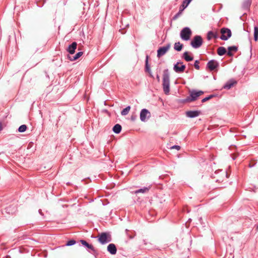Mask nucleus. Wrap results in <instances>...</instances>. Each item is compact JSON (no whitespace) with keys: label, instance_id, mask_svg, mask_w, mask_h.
<instances>
[{"label":"nucleus","instance_id":"6","mask_svg":"<svg viewBox=\"0 0 258 258\" xmlns=\"http://www.w3.org/2000/svg\"><path fill=\"white\" fill-rule=\"evenodd\" d=\"M221 36L220 38L223 40H227L231 36V30L226 28H223L221 29Z\"/></svg>","mask_w":258,"mask_h":258},{"label":"nucleus","instance_id":"34","mask_svg":"<svg viewBox=\"0 0 258 258\" xmlns=\"http://www.w3.org/2000/svg\"><path fill=\"white\" fill-rule=\"evenodd\" d=\"M227 55L230 56H231L233 55V53H232V51H229L228 50V52H227Z\"/></svg>","mask_w":258,"mask_h":258},{"label":"nucleus","instance_id":"23","mask_svg":"<svg viewBox=\"0 0 258 258\" xmlns=\"http://www.w3.org/2000/svg\"><path fill=\"white\" fill-rule=\"evenodd\" d=\"M254 39L255 41L258 40V27H254Z\"/></svg>","mask_w":258,"mask_h":258},{"label":"nucleus","instance_id":"16","mask_svg":"<svg viewBox=\"0 0 258 258\" xmlns=\"http://www.w3.org/2000/svg\"><path fill=\"white\" fill-rule=\"evenodd\" d=\"M183 47V44L180 43L179 42H176L174 45V49L178 51L181 50Z\"/></svg>","mask_w":258,"mask_h":258},{"label":"nucleus","instance_id":"22","mask_svg":"<svg viewBox=\"0 0 258 258\" xmlns=\"http://www.w3.org/2000/svg\"><path fill=\"white\" fill-rule=\"evenodd\" d=\"M148 56H147L146 57V71L148 72L150 74V76L152 77L151 74V71L149 66H148Z\"/></svg>","mask_w":258,"mask_h":258},{"label":"nucleus","instance_id":"40","mask_svg":"<svg viewBox=\"0 0 258 258\" xmlns=\"http://www.w3.org/2000/svg\"><path fill=\"white\" fill-rule=\"evenodd\" d=\"M179 16V15H177V14L174 16V18H176Z\"/></svg>","mask_w":258,"mask_h":258},{"label":"nucleus","instance_id":"11","mask_svg":"<svg viewBox=\"0 0 258 258\" xmlns=\"http://www.w3.org/2000/svg\"><path fill=\"white\" fill-rule=\"evenodd\" d=\"M201 114V111L198 110L188 111L186 112L187 116L192 118L199 116Z\"/></svg>","mask_w":258,"mask_h":258},{"label":"nucleus","instance_id":"5","mask_svg":"<svg viewBox=\"0 0 258 258\" xmlns=\"http://www.w3.org/2000/svg\"><path fill=\"white\" fill-rule=\"evenodd\" d=\"M203 44V39L201 36L199 35L195 36L192 40L190 42V44L192 47L197 48L200 47Z\"/></svg>","mask_w":258,"mask_h":258},{"label":"nucleus","instance_id":"32","mask_svg":"<svg viewBox=\"0 0 258 258\" xmlns=\"http://www.w3.org/2000/svg\"><path fill=\"white\" fill-rule=\"evenodd\" d=\"M171 149H176L177 150H179L180 149V147L179 146L175 145L170 148Z\"/></svg>","mask_w":258,"mask_h":258},{"label":"nucleus","instance_id":"15","mask_svg":"<svg viewBox=\"0 0 258 258\" xmlns=\"http://www.w3.org/2000/svg\"><path fill=\"white\" fill-rule=\"evenodd\" d=\"M150 188V186L148 187H144L143 188H141L139 190H136L134 192V193L136 194H140V193H142V194L146 193L149 191Z\"/></svg>","mask_w":258,"mask_h":258},{"label":"nucleus","instance_id":"3","mask_svg":"<svg viewBox=\"0 0 258 258\" xmlns=\"http://www.w3.org/2000/svg\"><path fill=\"white\" fill-rule=\"evenodd\" d=\"M192 34L191 30L188 27H185L180 31V37L184 41H188L190 39Z\"/></svg>","mask_w":258,"mask_h":258},{"label":"nucleus","instance_id":"26","mask_svg":"<svg viewBox=\"0 0 258 258\" xmlns=\"http://www.w3.org/2000/svg\"><path fill=\"white\" fill-rule=\"evenodd\" d=\"M27 129V126L25 124L21 125L18 129L19 132H24Z\"/></svg>","mask_w":258,"mask_h":258},{"label":"nucleus","instance_id":"19","mask_svg":"<svg viewBox=\"0 0 258 258\" xmlns=\"http://www.w3.org/2000/svg\"><path fill=\"white\" fill-rule=\"evenodd\" d=\"M183 57L184 59L187 61H190L193 60V57L191 56H190L188 55V52H185L183 53Z\"/></svg>","mask_w":258,"mask_h":258},{"label":"nucleus","instance_id":"12","mask_svg":"<svg viewBox=\"0 0 258 258\" xmlns=\"http://www.w3.org/2000/svg\"><path fill=\"white\" fill-rule=\"evenodd\" d=\"M107 250L111 254H115L116 253L117 249L114 244L110 243L107 246Z\"/></svg>","mask_w":258,"mask_h":258},{"label":"nucleus","instance_id":"4","mask_svg":"<svg viewBox=\"0 0 258 258\" xmlns=\"http://www.w3.org/2000/svg\"><path fill=\"white\" fill-rule=\"evenodd\" d=\"M203 94L204 92L202 91H199L198 92L192 91L190 92V96L186 98L185 101L188 102L194 101L196 100L199 96Z\"/></svg>","mask_w":258,"mask_h":258},{"label":"nucleus","instance_id":"25","mask_svg":"<svg viewBox=\"0 0 258 258\" xmlns=\"http://www.w3.org/2000/svg\"><path fill=\"white\" fill-rule=\"evenodd\" d=\"M83 54V52L82 51L78 52L74 56L73 59H71L72 60H75L78 59L79 58H80Z\"/></svg>","mask_w":258,"mask_h":258},{"label":"nucleus","instance_id":"13","mask_svg":"<svg viewBox=\"0 0 258 258\" xmlns=\"http://www.w3.org/2000/svg\"><path fill=\"white\" fill-rule=\"evenodd\" d=\"M77 43L76 42H74L72 43L71 45H69L67 51L70 53V54H74L75 52V50L77 48Z\"/></svg>","mask_w":258,"mask_h":258},{"label":"nucleus","instance_id":"2","mask_svg":"<svg viewBox=\"0 0 258 258\" xmlns=\"http://www.w3.org/2000/svg\"><path fill=\"white\" fill-rule=\"evenodd\" d=\"M98 241L102 244H105L111 241V236L109 233L102 232L97 236Z\"/></svg>","mask_w":258,"mask_h":258},{"label":"nucleus","instance_id":"30","mask_svg":"<svg viewBox=\"0 0 258 258\" xmlns=\"http://www.w3.org/2000/svg\"><path fill=\"white\" fill-rule=\"evenodd\" d=\"M213 95H210L209 96L207 97H206V98H204V99L202 100V102L203 103L205 102L206 101H208V100H210V99H211V98H213Z\"/></svg>","mask_w":258,"mask_h":258},{"label":"nucleus","instance_id":"14","mask_svg":"<svg viewBox=\"0 0 258 258\" xmlns=\"http://www.w3.org/2000/svg\"><path fill=\"white\" fill-rule=\"evenodd\" d=\"M236 83V81L234 80H230L224 85V88L225 89H229Z\"/></svg>","mask_w":258,"mask_h":258},{"label":"nucleus","instance_id":"8","mask_svg":"<svg viewBox=\"0 0 258 258\" xmlns=\"http://www.w3.org/2000/svg\"><path fill=\"white\" fill-rule=\"evenodd\" d=\"M185 66L181 62H177L173 67V70L176 73H182L184 71Z\"/></svg>","mask_w":258,"mask_h":258},{"label":"nucleus","instance_id":"9","mask_svg":"<svg viewBox=\"0 0 258 258\" xmlns=\"http://www.w3.org/2000/svg\"><path fill=\"white\" fill-rule=\"evenodd\" d=\"M150 116V112L146 109H143L140 113V119L142 121H145L147 117Z\"/></svg>","mask_w":258,"mask_h":258},{"label":"nucleus","instance_id":"28","mask_svg":"<svg viewBox=\"0 0 258 258\" xmlns=\"http://www.w3.org/2000/svg\"><path fill=\"white\" fill-rule=\"evenodd\" d=\"M237 47L235 46H230L228 48V50L236 52L237 51Z\"/></svg>","mask_w":258,"mask_h":258},{"label":"nucleus","instance_id":"29","mask_svg":"<svg viewBox=\"0 0 258 258\" xmlns=\"http://www.w3.org/2000/svg\"><path fill=\"white\" fill-rule=\"evenodd\" d=\"M75 243H76V241L75 240H71L68 241V242L66 244V245L67 246H71V245H74Z\"/></svg>","mask_w":258,"mask_h":258},{"label":"nucleus","instance_id":"20","mask_svg":"<svg viewBox=\"0 0 258 258\" xmlns=\"http://www.w3.org/2000/svg\"><path fill=\"white\" fill-rule=\"evenodd\" d=\"M80 242H81V243L86 246L87 247H88V248L89 249H93V245H91V244H89L88 243H87L85 240H80Z\"/></svg>","mask_w":258,"mask_h":258},{"label":"nucleus","instance_id":"41","mask_svg":"<svg viewBox=\"0 0 258 258\" xmlns=\"http://www.w3.org/2000/svg\"><path fill=\"white\" fill-rule=\"evenodd\" d=\"M179 16V15H177V14L174 16V18H176Z\"/></svg>","mask_w":258,"mask_h":258},{"label":"nucleus","instance_id":"31","mask_svg":"<svg viewBox=\"0 0 258 258\" xmlns=\"http://www.w3.org/2000/svg\"><path fill=\"white\" fill-rule=\"evenodd\" d=\"M199 61L198 60H196L194 64V67L197 70L200 69V66L199 65Z\"/></svg>","mask_w":258,"mask_h":258},{"label":"nucleus","instance_id":"7","mask_svg":"<svg viewBox=\"0 0 258 258\" xmlns=\"http://www.w3.org/2000/svg\"><path fill=\"white\" fill-rule=\"evenodd\" d=\"M171 47L170 44H168L166 46L160 47L157 50V57H160L161 56L164 55Z\"/></svg>","mask_w":258,"mask_h":258},{"label":"nucleus","instance_id":"33","mask_svg":"<svg viewBox=\"0 0 258 258\" xmlns=\"http://www.w3.org/2000/svg\"><path fill=\"white\" fill-rule=\"evenodd\" d=\"M217 37H218V32H217V31L216 30L215 32H214L213 38H217Z\"/></svg>","mask_w":258,"mask_h":258},{"label":"nucleus","instance_id":"38","mask_svg":"<svg viewBox=\"0 0 258 258\" xmlns=\"http://www.w3.org/2000/svg\"><path fill=\"white\" fill-rule=\"evenodd\" d=\"M157 79L158 80V81H160V78H159V76H157Z\"/></svg>","mask_w":258,"mask_h":258},{"label":"nucleus","instance_id":"35","mask_svg":"<svg viewBox=\"0 0 258 258\" xmlns=\"http://www.w3.org/2000/svg\"><path fill=\"white\" fill-rule=\"evenodd\" d=\"M182 11H180V8L179 9V11L178 12V13H177V15H180L181 14Z\"/></svg>","mask_w":258,"mask_h":258},{"label":"nucleus","instance_id":"39","mask_svg":"<svg viewBox=\"0 0 258 258\" xmlns=\"http://www.w3.org/2000/svg\"><path fill=\"white\" fill-rule=\"evenodd\" d=\"M179 16V15H177V14L174 16V18H176Z\"/></svg>","mask_w":258,"mask_h":258},{"label":"nucleus","instance_id":"24","mask_svg":"<svg viewBox=\"0 0 258 258\" xmlns=\"http://www.w3.org/2000/svg\"><path fill=\"white\" fill-rule=\"evenodd\" d=\"M188 5V4H187V1L184 0L182 3V5L180 7V11H183L184 9L187 7Z\"/></svg>","mask_w":258,"mask_h":258},{"label":"nucleus","instance_id":"27","mask_svg":"<svg viewBox=\"0 0 258 258\" xmlns=\"http://www.w3.org/2000/svg\"><path fill=\"white\" fill-rule=\"evenodd\" d=\"M213 36H214V31H209L208 33L207 39L208 40L211 39L212 38H213Z\"/></svg>","mask_w":258,"mask_h":258},{"label":"nucleus","instance_id":"37","mask_svg":"<svg viewBox=\"0 0 258 258\" xmlns=\"http://www.w3.org/2000/svg\"><path fill=\"white\" fill-rule=\"evenodd\" d=\"M250 5V2L248 1L246 3V6H248Z\"/></svg>","mask_w":258,"mask_h":258},{"label":"nucleus","instance_id":"36","mask_svg":"<svg viewBox=\"0 0 258 258\" xmlns=\"http://www.w3.org/2000/svg\"><path fill=\"white\" fill-rule=\"evenodd\" d=\"M186 1H187V4H189L192 0H186Z\"/></svg>","mask_w":258,"mask_h":258},{"label":"nucleus","instance_id":"42","mask_svg":"<svg viewBox=\"0 0 258 258\" xmlns=\"http://www.w3.org/2000/svg\"><path fill=\"white\" fill-rule=\"evenodd\" d=\"M257 229L258 230V225H257Z\"/></svg>","mask_w":258,"mask_h":258},{"label":"nucleus","instance_id":"21","mask_svg":"<svg viewBox=\"0 0 258 258\" xmlns=\"http://www.w3.org/2000/svg\"><path fill=\"white\" fill-rule=\"evenodd\" d=\"M131 109V107L130 106L126 107L125 108L123 109L121 112V114L122 115H127L130 110Z\"/></svg>","mask_w":258,"mask_h":258},{"label":"nucleus","instance_id":"1","mask_svg":"<svg viewBox=\"0 0 258 258\" xmlns=\"http://www.w3.org/2000/svg\"><path fill=\"white\" fill-rule=\"evenodd\" d=\"M163 88L166 94H168L170 91V80L168 70H165L163 75Z\"/></svg>","mask_w":258,"mask_h":258},{"label":"nucleus","instance_id":"18","mask_svg":"<svg viewBox=\"0 0 258 258\" xmlns=\"http://www.w3.org/2000/svg\"><path fill=\"white\" fill-rule=\"evenodd\" d=\"M226 52V50L224 47H220L217 49V53L219 55H224Z\"/></svg>","mask_w":258,"mask_h":258},{"label":"nucleus","instance_id":"10","mask_svg":"<svg viewBox=\"0 0 258 258\" xmlns=\"http://www.w3.org/2000/svg\"><path fill=\"white\" fill-rule=\"evenodd\" d=\"M218 62L215 60H211L207 63V67L210 71H213L218 67Z\"/></svg>","mask_w":258,"mask_h":258},{"label":"nucleus","instance_id":"17","mask_svg":"<svg viewBox=\"0 0 258 258\" xmlns=\"http://www.w3.org/2000/svg\"><path fill=\"white\" fill-rule=\"evenodd\" d=\"M121 130V126L119 124H115L113 127V131L116 134H119Z\"/></svg>","mask_w":258,"mask_h":258}]
</instances>
